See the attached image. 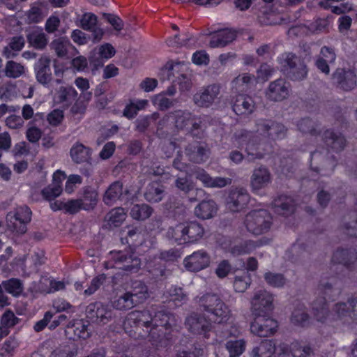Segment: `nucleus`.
Masks as SVG:
<instances>
[{"instance_id": "nucleus-1", "label": "nucleus", "mask_w": 357, "mask_h": 357, "mask_svg": "<svg viewBox=\"0 0 357 357\" xmlns=\"http://www.w3.org/2000/svg\"><path fill=\"white\" fill-rule=\"evenodd\" d=\"M176 324L173 314L154 305L143 310L130 312L123 324L130 335L138 339H147L156 349L167 347L171 337L169 333L164 330L171 329Z\"/></svg>"}, {"instance_id": "nucleus-2", "label": "nucleus", "mask_w": 357, "mask_h": 357, "mask_svg": "<svg viewBox=\"0 0 357 357\" xmlns=\"http://www.w3.org/2000/svg\"><path fill=\"white\" fill-rule=\"evenodd\" d=\"M271 126L272 120L258 119L255 122V133L244 130L238 135L242 142H247L245 151L249 161L264 158L268 151V144L266 139L270 135Z\"/></svg>"}, {"instance_id": "nucleus-3", "label": "nucleus", "mask_w": 357, "mask_h": 357, "mask_svg": "<svg viewBox=\"0 0 357 357\" xmlns=\"http://www.w3.org/2000/svg\"><path fill=\"white\" fill-rule=\"evenodd\" d=\"M199 309L208 314L214 323H227L231 316L229 307L216 294L207 293L197 298Z\"/></svg>"}, {"instance_id": "nucleus-4", "label": "nucleus", "mask_w": 357, "mask_h": 357, "mask_svg": "<svg viewBox=\"0 0 357 357\" xmlns=\"http://www.w3.org/2000/svg\"><path fill=\"white\" fill-rule=\"evenodd\" d=\"M205 229L202 224L197 221L180 222L170 227L167 232L169 238L173 239L178 244L194 243L204 235Z\"/></svg>"}, {"instance_id": "nucleus-5", "label": "nucleus", "mask_w": 357, "mask_h": 357, "mask_svg": "<svg viewBox=\"0 0 357 357\" xmlns=\"http://www.w3.org/2000/svg\"><path fill=\"white\" fill-rule=\"evenodd\" d=\"M244 225L252 234L261 235L270 231L273 225V216L265 209L252 210L245 215Z\"/></svg>"}, {"instance_id": "nucleus-6", "label": "nucleus", "mask_w": 357, "mask_h": 357, "mask_svg": "<svg viewBox=\"0 0 357 357\" xmlns=\"http://www.w3.org/2000/svg\"><path fill=\"white\" fill-rule=\"evenodd\" d=\"M282 70L291 80L303 79L307 75L303 60L293 53H284L280 58Z\"/></svg>"}, {"instance_id": "nucleus-7", "label": "nucleus", "mask_w": 357, "mask_h": 357, "mask_svg": "<svg viewBox=\"0 0 357 357\" xmlns=\"http://www.w3.org/2000/svg\"><path fill=\"white\" fill-rule=\"evenodd\" d=\"M32 212L26 206L17 207L14 211L6 215V225L8 229L19 234L26 233V225L31 220Z\"/></svg>"}, {"instance_id": "nucleus-8", "label": "nucleus", "mask_w": 357, "mask_h": 357, "mask_svg": "<svg viewBox=\"0 0 357 357\" xmlns=\"http://www.w3.org/2000/svg\"><path fill=\"white\" fill-rule=\"evenodd\" d=\"M326 150L315 151L311 154L310 168L321 176H328L332 174L335 166V160L333 156L328 157Z\"/></svg>"}, {"instance_id": "nucleus-9", "label": "nucleus", "mask_w": 357, "mask_h": 357, "mask_svg": "<svg viewBox=\"0 0 357 357\" xmlns=\"http://www.w3.org/2000/svg\"><path fill=\"white\" fill-rule=\"evenodd\" d=\"M274 296L266 289H259L254 292L251 298V311L254 315L269 314L274 308Z\"/></svg>"}, {"instance_id": "nucleus-10", "label": "nucleus", "mask_w": 357, "mask_h": 357, "mask_svg": "<svg viewBox=\"0 0 357 357\" xmlns=\"http://www.w3.org/2000/svg\"><path fill=\"white\" fill-rule=\"evenodd\" d=\"M114 266L127 273H137L141 267V260L134 253L129 251L111 252Z\"/></svg>"}, {"instance_id": "nucleus-11", "label": "nucleus", "mask_w": 357, "mask_h": 357, "mask_svg": "<svg viewBox=\"0 0 357 357\" xmlns=\"http://www.w3.org/2000/svg\"><path fill=\"white\" fill-rule=\"evenodd\" d=\"M291 85L284 79L279 78L271 82L265 89V97L271 102H282L289 98Z\"/></svg>"}, {"instance_id": "nucleus-12", "label": "nucleus", "mask_w": 357, "mask_h": 357, "mask_svg": "<svg viewBox=\"0 0 357 357\" xmlns=\"http://www.w3.org/2000/svg\"><path fill=\"white\" fill-rule=\"evenodd\" d=\"M86 314L92 322L106 324L112 319L114 312L109 306L100 302H95L86 307Z\"/></svg>"}, {"instance_id": "nucleus-13", "label": "nucleus", "mask_w": 357, "mask_h": 357, "mask_svg": "<svg viewBox=\"0 0 357 357\" xmlns=\"http://www.w3.org/2000/svg\"><path fill=\"white\" fill-rule=\"evenodd\" d=\"M250 201V195L246 189L235 188L231 189L226 198V206L231 212H239L245 208Z\"/></svg>"}, {"instance_id": "nucleus-14", "label": "nucleus", "mask_w": 357, "mask_h": 357, "mask_svg": "<svg viewBox=\"0 0 357 357\" xmlns=\"http://www.w3.org/2000/svg\"><path fill=\"white\" fill-rule=\"evenodd\" d=\"M268 314L255 315V318L250 326V331L253 334L259 337H268L275 333L278 324Z\"/></svg>"}, {"instance_id": "nucleus-15", "label": "nucleus", "mask_w": 357, "mask_h": 357, "mask_svg": "<svg viewBox=\"0 0 357 357\" xmlns=\"http://www.w3.org/2000/svg\"><path fill=\"white\" fill-rule=\"evenodd\" d=\"M220 92L218 84H211L202 88L193 96L194 103L200 107H209L218 98Z\"/></svg>"}, {"instance_id": "nucleus-16", "label": "nucleus", "mask_w": 357, "mask_h": 357, "mask_svg": "<svg viewBox=\"0 0 357 357\" xmlns=\"http://www.w3.org/2000/svg\"><path fill=\"white\" fill-rule=\"evenodd\" d=\"M211 263L209 254L204 250H199L187 256L183 264L187 270L197 272L207 268Z\"/></svg>"}, {"instance_id": "nucleus-17", "label": "nucleus", "mask_w": 357, "mask_h": 357, "mask_svg": "<svg viewBox=\"0 0 357 357\" xmlns=\"http://www.w3.org/2000/svg\"><path fill=\"white\" fill-rule=\"evenodd\" d=\"M185 328L193 334H206L211 330V324L204 314L192 312L185 320Z\"/></svg>"}, {"instance_id": "nucleus-18", "label": "nucleus", "mask_w": 357, "mask_h": 357, "mask_svg": "<svg viewBox=\"0 0 357 357\" xmlns=\"http://www.w3.org/2000/svg\"><path fill=\"white\" fill-rule=\"evenodd\" d=\"M271 174L269 169L263 165L255 168L250 177V188L255 193L266 188L271 183Z\"/></svg>"}, {"instance_id": "nucleus-19", "label": "nucleus", "mask_w": 357, "mask_h": 357, "mask_svg": "<svg viewBox=\"0 0 357 357\" xmlns=\"http://www.w3.org/2000/svg\"><path fill=\"white\" fill-rule=\"evenodd\" d=\"M333 83L344 91H351L356 85V76L355 73L349 69L337 68L333 74Z\"/></svg>"}, {"instance_id": "nucleus-20", "label": "nucleus", "mask_w": 357, "mask_h": 357, "mask_svg": "<svg viewBox=\"0 0 357 357\" xmlns=\"http://www.w3.org/2000/svg\"><path fill=\"white\" fill-rule=\"evenodd\" d=\"M50 63V57L42 55L34 65L36 80L43 86L47 85L52 79Z\"/></svg>"}, {"instance_id": "nucleus-21", "label": "nucleus", "mask_w": 357, "mask_h": 357, "mask_svg": "<svg viewBox=\"0 0 357 357\" xmlns=\"http://www.w3.org/2000/svg\"><path fill=\"white\" fill-rule=\"evenodd\" d=\"M185 153L190 161L201 164L208 159L210 149L206 145L195 142L185 147Z\"/></svg>"}, {"instance_id": "nucleus-22", "label": "nucleus", "mask_w": 357, "mask_h": 357, "mask_svg": "<svg viewBox=\"0 0 357 357\" xmlns=\"http://www.w3.org/2000/svg\"><path fill=\"white\" fill-rule=\"evenodd\" d=\"M312 312L314 319L319 323L327 324L331 312L326 297L318 296L312 303Z\"/></svg>"}, {"instance_id": "nucleus-23", "label": "nucleus", "mask_w": 357, "mask_h": 357, "mask_svg": "<svg viewBox=\"0 0 357 357\" xmlns=\"http://www.w3.org/2000/svg\"><path fill=\"white\" fill-rule=\"evenodd\" d=\"M326 146L336 153L343 151L347 145L345 137L338 132L328 129L323 134Z\"/></svg>"}, {"instance_id": "nucleus-24", "label": "nucleus", "mask_w": 357, "mask_h": 357, "mask_svg": "<svg viewBox=\"0 0 357 357\" xmlns=\"http://www.w3.org/2000/svg\"><path fill=\"white\" fill-rule=\"evenodd\" d=\"M77 96V92L73 86H61L56 89L53 95V100L55 104L68 107L75 101Z\"/></svg>"}, {"instance_id": "nucleus-25", "label": "nucleus", "mask_w": 357, "mask_h": 357, "mask_svg": "<svg viewBox=\"0 0 357 357\" xmlns=\"http://www.w3.org/2000/svg\"><path fill=\"white\" fill-rule=\"evenodd\" d=\"M183 66L184 63H181L173 64L168 70L167 77L169 79H171V76L174 77L175 79H172V82L179 84L182 90H189L192 83L183 70Z\"/></svg>"}, {"instance_id": "nucleus-26", "label": "nucleus", "mask_w": 357, "mask_h": 357, "mask_svg": "<svg viewBox=\"0 0 357 357\" xmlns=\"http://www.w3.org/2000/svg\"><path fill=\"white\" fill-rule=\"evenodd\" d=\"M332 261L350 268L357 261V250L354 248H338L333 253Z\"/></svg>"}, {"instance_id": "nucleus-27", "label": "nucleus", "mask_w": 357, "mask_h": 357, "mask_svg": "<svg viewBox=\"0 0 357 357\" xmlns=\"http://www.w3.org/2000/svg\"><path fill=\"white\" fill-rule=\"evenodd\" d=\"M129 192L128 189L123 190V183L121 181H114L105 191L103 195V202L107 206L114 204L116 201L123 198L125 195Z\"/></svg>"}, {"instance_id": "nucleus-28", "label": "nucleus", "mask_w": 357, "mask_h": 357, "mask_svg": "<svg viewBox=\"0 0 357 357\" xmlns=\"http://www.w3.org/2000/svg\"><path fill=\"white\" fill-rule=\"evenodd\" d=\"M271 241V239L267 238H261L257 241H245L232 246L230 252L235 256L247 255L254 251L256 248L268 244Z\"/></svg>"}, {"instance_id": "nucleus-29", "label": "nucleus", "mask_w": 357, "mask_h": 357, "mask_svg": "<svg viewBox=\"0 0 357 357\" xmlns=\"http://www.w3.org/2000/svg\"><path fill=\"white\" fill-rule=\"evenodd\" d=\"M255 109V102L253 98L248 95L238 93L233 105V109L238 115L250 114Z\"/></svg>"}, {"instance_id": "nucleus-30", "label": "nucleus", "mask_w": 357, "mask_h": 357, "mask_svg": "<svg viewBox=\"0 0 357 357\" xmlns=\"http://www.w3.org/2000/svg\"><path fill=\"white\" fill-rule=\"evenodd\" d=\"M337 278H321L317 287L319 295L325 296L328 299H334L340 294V289L337 286Z\"/></svg>"}, {"instance_id": "nucleus-31", "label": "nucleus", "mask_w": 357, "mask_h": 357, "mask_svg": "<svg viewBox=\"0 0 357 357\" xmlns=\"http://www.w3.org/2000/svg\"><path fill=\"white\" fill-rule=\"evenodd\" d=\"M236 38V33L234 30L225 29L214 33L210 40L211 47H222L227 45Z\"/></svg>"}, {"instance_id": "nucleus-32", "label": "nucleus", "mask_w": 357, "mask_h": 357, "mask_svg": "<svg viewBox=\"0 0 357 357\" xmlns=\"http://www.w3.org/2000/svg\"><path fill=\"white\" fill-rule=\"evenodd\" d=\"M165 195V187L159 182L153 181L146 187L144 197L148 202L158 203L163 199Z\"/></svg>"}, {"instance_id": "nucleus-33", "label": "nucleus", "mask_w": 357, "mask_h": 357, "mask_svg": "<svg viewBox=\"0 0 357 357\" xmlns=\"http://www.w3.org/2000/svg\"><path fill=\"white\" fill-rule=\"evenodd\" d=\"M255 80V77L248 73H243L235 77L231 82V89L236 93L246 92Z\"/></svg>"}, {"instance_id": "nucleus-34", "label": "nucleus", "mask_w": 357, "mask_h": 357, "mask_svg": "<svg viewBox=\"0 0 357 357\" xmlns=\"http://www.w3.org/2000/svg\"><path fill=\"white\" fill-rule=\"evenodd\" d=\"M218 211V206L212 199L204 200L194 209L195 215L202 220H208L213 218Z\"/></svg>"}, {"instance_id": "nucleus-35", "label": "nucleus", "mask_w": 357, "mask_h": 357, "mask_svg": "<svg viewBox=\"0 0 357 357\" xmlns=\"http://www.w3.org/2000/svg\"><path fill=\"white\" fill-rule=\"evenodd\" d=\"M70 154L72 160L76 163H90L91 150L84 144L76 142L70 149Z\"/></svg>"}, {"instance_id": "nucleus-36", "label": "nucleus", "mask_w": 357, "mask_h": 357, "mask_svg": "<svg viewBox=\"0 0 357 357\" xmlns=\"http://www.w3.org/2000/svg\"><path fill=\"white\" fill-rule=\"evenodd\" d=\"M275 211L282 215H289L295 210L294 200L287 195H280L273 202Z\"/></svg>"}, {"instance_id": "nucleus-37", "label": "nucleus", "mask_w": 357, "mask_h": 357, "mask_svg": "<svg viewBox=\"0 0 357 357\" xmlns=\"http://www.w3.org/2000/svg\"><path fill=\"white\" fill-rule=\"evenodd\" d=\"M310 317L307 312V309L304 304L299 303L294 309L291 322L297 326L306 327L309 325Z\"/></svg>"}, {"instance_id": "nucleus-38", "label": "nucleus", "mask_w": 357, "mask_h": 357, "mask_svg": "<svg viewBox=\"0 0 357 357\" xmlns=\"http://www.w3.org/2000/svg\"><path fill=\"white\" fill-rule=\"evenodd\" d=\"M128 292L137 305L143 303L149 296L146 285L139 280L132 282L131 289Z\"/></svg>"}, {"instance_id": "nucleus-39", "label": "nucleus", "mask_w": 357, "mask_h": 357, "mask_svg": "<svg viewBox=\"0 0 357 357\" xmlns=\"http://www.w3.org/2000/svg\"><path fill=\"white\" fill-rule=\"evenodd\" d=\"M174 126L178 130H188L193 114L188 110H176L172 112Z\"/></svg>"}, {"instance_id": "nucleus-40", "label": "nucleus", "mask_w": 357, "mask_h": 357, "mask_svg": "<svg viewBox=\"0 0 357 357\" xmlns=\"http://www.w3.org/2000/svg\"><path fill=\"white\" fill-rule=\"evenodd\" d=\"M25 44V40L22 36H13L10 38L8 45L4 47L3 56L7 58H13L17 55L16 52L22 50Z\"/></svg>"}, {"instance_id": "nucleus-41", "label": "nucleus", "mask_w": 357, "mask_h": 357, "mask_svg": "<svg viewBox=\"0 0 357 357\" xmlns=\"http://www.w3.org/2000/svg\"><path fill=\"white\" fill-rule=\"evenodd\" d=\"M50 47L58 57L63 58L67 56L69 49L73 47L68 38L61 37L53 40Z\"/></svg>"}, {"instance_id": "nucleus-42", "label": "nucleus", "mask_w": 357, "mask_h": 357, "mask_svg": "<svg viewBox=\"0 0 357 357\" xmlns=\"http://www.w3.org/2000/svg\"><path fill=\"white\" fill-rule=\"evenodd\" d=\"M29 44L38 50H43L47 45L48 39L45 33L41 31L34 30L26 36Z\"/></svg>"}, {"instance_id": "nucleus-43", "label": "nucleus", "mask_w": 357, "mask_h": 357, "mask_svg": "<svg viewBox=\"0 0 357 357\" xmlns=\"http://www.w3.org/2000/svg\"><path fill=\"white\" fill-rule=\"evenodd\" d=\"M277 347L270 340H264L258 347L252 350V354L258 357H270L273 354L276 353Z\"/></svg>"}, {"instance_id": "nucleus-44", "label": "nucleus", "mask_w": 357, "mask_h": 357, "mask_svg": "<svg viewBox=\"0 0 357 357\" xmlns=\"http://www.w3.org/2000/svg\"><path fill=\"white\" fill-rule=\"evenodd\" d=\"M77 355V347L75 344H63L56 347L50 353L49 357H75Z\"/></svg>"}, {"instance_id": "nucleus-45", "label": "nucleus", "mask_w": 357, "mask_h": 357, "mask_svg": "<svg viewBox=\"0 0 357 357\" xmlns=\"http://www.w3.org/2000/svg\"><path fill=\"white\" fill-rule=\"evenodd\" d=\"M153 209L146 204H135L130 209V216L137 220H145L153 213Z\"/></svg>"}, {"instance_id": "nucleus-46", "label": "nucleus", "mask_w": 357, "mask_h": 357, "mask_svg": "<svg viewBox=\"0 0 357 357\" xmlns=\"http://www.w3.org/2000/svg\"><path fill=\"white\" fill-rule=\"evenodd\" d=\"M5 291L14 297H18L24 291V285L21 280L10 278L4 280L1 284Z\"/></svg>"}, {"instance_id": "nucleus-47", "label": "nucleus", "mask_w": 357, "mask_h": 357, "mask_svg": "<svg viewBox=\"0 0 357 357\" xmlns=\"http://www.w3.org/2000/svg\"><path fill=\"white\" fill-rule=\"evenodd\" d=\"M126 218V212L121 207L112 209L106 215L105 219L109 227H119Z\"/></svg>"}, {"instance_id": "nucleus-48", "label": "nucleus", "mask_w": 357, "mask_h": 357, "mask_svg": "<svg viewBox=\"0 0 357 357\" xmlns=\"http://www.w3.org/2000/svg\"><path fill=\"white\" fill-rule=\"evenodd\" d=\"M298 129L305 134L316 136L320 133V126L310 119L305 118L298 121Z\"/></svg>"}, {"instance_id": "nucleus-49", "label": "nucleus", "mask_w": 357, "mask_h": 357, "mask_svg": "<svg viewBox=\"0 0 357 357\" xmlns=\"http://www.w3.org/2000/svg\"><path fill=\"white\" fill-rule=\"evenodd\" d=\"M137 305L131 298L128 291L123 293L115 299L112 303L114 308L118 310H128Z\"/></svg>"}, {"instance_id": "nucleus-50", "label": "nucleus", "mask_w": 357, "mask_h": 357, "mask_svg": "<svg viewBox=\"0 0 357 357\" xmlns=\"http://www.w3.org/2000/svg\"><path fill=\"white\" fill-rule=\"evenodd\" d=\"M4 73L6 77L16 79L25 73V68L20 63L9 61L6 64Z\"/></svg>"}, {"instance_id": "nucleus-51", "label": "nucleus", "mask_w": 357, "mask_h": 357, "mask_svg": "<svg viewBox=\"0 0 357 357\" xmlns=\"http://www.w3.org/2000/svg\"><path fill=\"white\" fill-rule=\"evenodd\" d=\"M333 2H329V1H320L319 6L324 9H331L333 13L340 15L352 10V4L347 2L341 3L339 6H333Z\"/></svg>"}, {"instance_id": "nucleus-52", "label": "nucleus", "mask_w": 357, "mask_h": 357, "mask_svg": "<svg viewBox=\"0 0 357 357\" xmlns=\"http://www.w3.org/2000/svg\"><path fill=\"white\" fill-rule=\"evenodd\" d=\"M165 296L169 298L170 301L176 303V305H181L187 300V295L184 293L181 287L172 286L165 293Z\"/></svg>"}, {"instance_id": "nucleus-53", "label": "nucleus", "mask_w": 357, "mask_h": 357, "mask_svg": "<svg viewBox=\"0 0 357 357\" xmlns=\"http://www.w3.org/2000/svg\"><path fill=\"white\" fill-rule=\"evenodd\" d=\"M251 284L250 274L243 272L240 275H236L234 281V288L237 292H244Z\"/></svg>"}, {"instance_id": "nucleus-54", "label": "nucleus", "mask_w": 357, "mask_h": 357, "mask_svg": "<svg viewBox=\"0 0 357 357\" xmlns=\"http://www.w3.org/2000/svg\"><path fill=\"white\" fill-rule=\"evenodd\" d=\"M61 192V185L57 183H52L41 190V195L45 200L51 202L59 197Z\"/></svg>"}, {"instance_id": "nucleus-55", "label": "nucleus", "mask_w": 357, "mask_h": 357, "mask_svg": "<svg viewBox=\"0 0 357 357\" xmlns=\"http://www.w3.org/2000/svg\"><path fill=\"white\" fill-rule=\"evenodd\" d=\"M264 280L269 286L275 288L282 287L286 282L282 274L270 271L264 274Z\"/></svg>"}, {"instance_id": "nucleus-56", "label": "nucleus", "mask_w": 357, "mask_h": 357, "mask_svg": "<svg viewBox=\"0 0 357 357\" xmlns=\"http://www.w3.org/2000/svg\"><path fill=\"white\" fill-rule=\"evenodd\" d=\"M229 353V357H238L245 350V342L243 340H229L225 344Z\"/></svg>"}, {"instance_id": "nucleus-57", "label": "nucleus", "mask_w": 357, "mask_h": 357, "mask_svg": "<svg viewBox=\"0 0 357 357\" xmlns=\"http://www.w3.org/2000/svg\"><path fill=\"white\" fill-rule=\"evenodd\" d=\"M97 193L93 190L85 191L83 197L79 199L82 209L86 211L93 209L97 204Z\"/></svg>"}, {"instance_id": "nucleus-58", "label": "nucleus", "mask_w": 357, "mask_h": 357, "mask_svg": "<svg viewBox=\"0 0 357 357\" xmlns=\"http://www.w3.org/2000/svg\"><path fill=\"white\" fill-rule=\"evenodd\" d=\"M159 118V114L154 112L151 115L140 116L136 121V130L139 132H144L150 126L152 121H156Z\"/></svg>"}, {"instance_id": "nucleus-59", "label": "nucleus", "mask_w": 357, "mask_h": 357, "mask_svg": "<svg viewBox=\"0 0 357 357\" xmlns=\"http://www.w3.org/2000/svg\"><path fill=\"white\" fill-rule=\"evenodd\" d=\"M176 102L177 100L176 99L167 98L164 94L156 95L153 99V105L162 111L174 107Z\"/></svg>"}, {"instance_id": "nucleus-60", "label": "nucleus", "mask_w": 357, "mask_h": 357, "mask_svg": "<svg viewBox=\"0 0 357 357\" xmlns=\"http://www.w3.org/2000/svg\"><path fill=\"white\" fill-rule=\"evenodd\" d=\"M20 319L10 310H6L0 319V324L8 330L17 325Z\"/></svg>"}, {"instance_id": "nucleus-61", "label": "nucleus", "mask_w": 357, "mask_h": 357, "mask_svg": "<svg viewBox=\"0 0 357 357\" xmlns=\"http://www.w3.org/2000/svg\"><path fill=\"white\" fill-rule=\"evenodd\" d=\"M333 312L339 317H350L351 319V308L349 300L347 302L336 303L333 307Z\"/></svg>"}, {"instance_id": "nucleus-62", "label": "nucleus", "mask_w": 357, "mask_h": 357, "mask_svg": "<svg viewBox=\"0 0 357 357\" xmlns=\"http://www.w3.org/2000/svg\"><path fill=\"white\" fill-rule=\"evenodd\" d=\"M290 345L293 357H307L311 354V348L307 345H302L297 341L293 342Z\"/></svg>"}, {"instance_id": "nucleus-63", "label": "nucleus", "mask_w": 357, "mask_h": 357, "mask_svg": "<svg viewBox=\"0 0 357 357\" xmlns=\"http://www.w3.org/2000/svg\"><path fill=\"white\" fill-rule=\"evenodd\" d=\"M97 16L92 13H86L80 19V26L84 30H92L97 24Z\"/></svg>"}, {"instance_id": "nucleus-64", "label": "nucleus", "mask_w": 357, "mask_h": 357, "mask_svg": "<svg viewBox=\"0 0 357 357\" xmlns=\"http://www.w3.org/2000/svg\"><path fill=\"white\" fill-rule=\"evenodd\" d=\"M287 129L285 127L279 123L272 121V126L270 130V135L268 138L273 139H282L286 135Z\"/></svg>"}]
</instances>
